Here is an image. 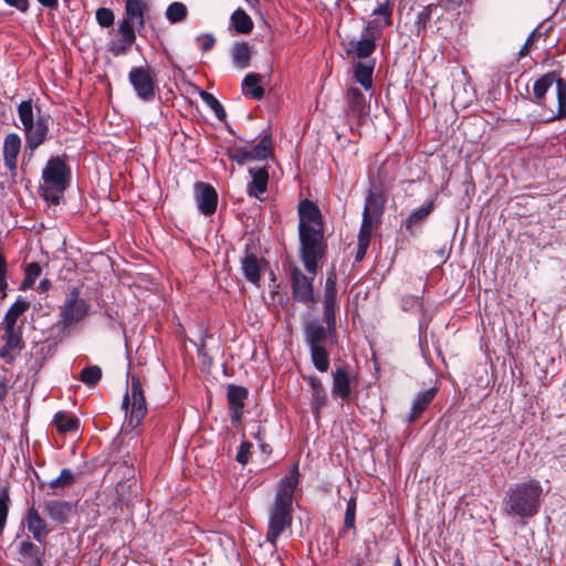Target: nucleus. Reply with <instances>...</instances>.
<instances>
[{"label":"nucleus","instance_id":"63","mask_svg":"<svg viewBox=\"0 0 566 566\" xmlns=\"http://www.w3.org/2000/svg\"><path fill=\"white\" fill-rule=\"evenodd\" d=\"M41 286L46 287V282H41Z\"/></svg>","mask_w":566,"mask_h":566},{"label":"nucleus","instance_id":"4","mask_svg":"<svg viewBox=\"0 0 566 566\" xmlns=\"http://www.w3.org/2000/svg\"><path fill=\"white\" fill-rule=\"evenodd\" d=\"M149 10V0H126L125 17L118 23L119 39L111 43L109 50L119 55L125 53L136 40V31L145 27V18Z\"/></svg>","mask_w":566,"mask_h":566},{"label":"nucleus","instance_id":"17","mask_svg":"<svg viewBox=\"0 0 566 566\" xmlns=\"http://www.w3.org/2000/svg\"><path fill=\"white\" fill-rule=\"evenodd\" d=\"M332 392L343 401H348L352 392V377L346 369L338 367L333 373Z\"/></svg>","mask_w":566,"mask_h":566},{"label":"nucleus","instance_id":"33","mask_svg":"<svg viewBox=\"0 0 566 566\" xmlns=\"http://www.w3.org/2000/svg\"><path fill=\"white\" fill-rule=\"evenodd\" d=\"M231 24L241 34H248L253 29V21L243 9H237L231 14Z\"/></svg>","mask_w":566,"mask_h":566},{"label":"nucleus","instance_id":"55","mask_svg":"<svg viewBox=\"0 0 566 566\" xmlns=\"http://www.w3.org/2000/svg\"><path fill=\"white\" fill-rule=\"evenodd\" d=\"M368 244L358 243L357 245V253H356V261H361L366 254V251L368 249Z\"/></svg>","mask_w":566,"mask_h":566},{"label":"nucleus","instance_id":"60","mask_svg":"<svg viewBox=\"0 0 566 566\" xmlns=\"http://www.w3.org/2000/svg\"><path fill=\"white\" fill-rule=\"evenodd\" d=\"M254 438H256V439H259V440L261 439V437H260V431H258V432L254 434Z\"/></svg>","mask_w":566,"mask_h":566},{"label":"nucleus","instance_id":"21","mask_svg":"<svg viewBox=\"0 0 566 566\" xmlns=\"http://www.w3.org/2000/svg\"><path fill=\"white\" fill-rule=\"evenodd\" d=\"M305 379L312 388V411L314 415L318 416L321 410L326 407L327 395L324 390L322 381L317 377L310 376Z\"/></svg>","mask_w":566,"mask_h":566},{"label":"nucleus","instance_id":"9","mask_svg":"<svg viewBox=\"0 0 566 566\" xmlns=\"http://www.w3.org/2000/svg\"><path fill=\"white\" fill-rule=\"evenodd\" d=\"M88 313V304L85 300L78 297L76 289L71 290L62 307L60 324L64 329L76 327Z\"/></svg>","mask_w":566,"mask_h":566},{"label":"nucleus","instance_id":"47","mask_svg":"<svg viewBox=\"0 0 566 566\" xmlns=\"http://www.w3.org/2000/svg\"><path fill=\"white\" fill-rule=\"evenodd\" d=\"M9 501V494L7 493V491H2L0 493V533H2L7 522Z\"/></svg>","mask_w":566,"mask_h":566},{"label":"nucleus","instance_id":"54","mask_svg":"<svg viewBox=\"0 0 566 566\" xmlns=\"http://www.w3.org/2000/svg\"><path fill=\"white\" fill-rule=\"evenodd\" d=\"M115 469L116 470H122V469L124 470L123 471V479L134 475L133 467L128 465L126 462H123L122 464L116 465Z\"/></svg>","mask_w":566,"mask_h":566},{"label":"nucleus","instance_id":"52","mask_svg":"<svg viewBox=\"0 0 566 566\" xmlns=\"http://www.w3.org/2000/svg\"><path fill=\"white\" fill-rule=\"evenodd\" d=\"M311 357H312L314 366L319 371H326L328 369V366H329L328 356H311Z\"/></svg>","mask_w":566,"mask_h":566},{"label":"nucleus","instance_id":"62","mask_svg":"<svg viewBox=\"0 0 566 566\" xmlns=\"http://www.w3.org/2000/svg\"><path fill=\"white\" fill-rule=\"evenodd\" d=\"M41 286L46 287V282H41Z\"/></svg>","mask_w":566,"mask_h":566},{"label":"nucleus","instance_id":"24","mask_svg":"<svg viewBox=\"0 0 566 566\" xmlns=\"http://www.w3.org/2000/svg\"><path fill=\"white\" fill-rule=\"evenodd\" d=\"M384 199L378 192H369L366 198L363 218L371 219L378 222L380 214L382 213Z\"/></svg>","mask_w":566,"mask_h":566},{"label":"nucleus","instance_id":"19","mask_svg":"<svg viewBox=\"0 0 566 566\" xmlns=\"http://www.w3.org/2000/svg\"><path fill=\"white\" fill-rule=\"evenodd\" d=\"M21 148V138L18 134L11 133L6 136L3 143V160L4 166L10 170L17 169V157Z\"/></svg>","mask_w":566,"mask_h":566},{"label":"nucleus","instance_id":"6","mask_svg":"<svg viewBox=\"0 0 566 566\" xmlns=\"http://www.w3.org/2000/svg\"><path fill=\"white\" fill-rule=\"evenodd\" d=\"M127 379L129 381V390L123 399V408L125 409L127 423L130 427H137L147 413V406L142 388V371L138 366L142 365V356H136L137 366L130 356H127Z\"/></svg>","mask_w":566,"mask_h":566},{"label":"nucleus","instance_id":"26","mask_svg":"<svg viewBox=\"0 0 566 566\" xmlns=\"http://www.w3.org/2000/svg\"><path fill=\"white\" fill-rule=\"evenodd\" d=\"M437 389L430 388L417 396L412 403L411 412L409 415L408 421H415L423 410L429 406V403L433 400L436 396Z\"/></svg>","mask_w":566,"mask_h":566},{"label":"nucleus","instance_id":"61","mask_svg":"<svg viewBox=\"0 0 566 566\" xmlns=\"http://www.w3.org/2000/svg\"><path fill=\"white\" fill-rule=\"evenodd\" d=\"M261 448H262V450L265 452V451H266V449H268V446H266V444H261Z\"/></svg>","mask_w":566,"mask_h":566},{"label":"nucleus","instance_id":"43","mask_svg":"<svg viewBox=\"0 0 566 566\" xmlns=\"http://www.w3.org/2000/svg\"><path fill=\"white\" fill-rule=\"evenodd\" d=\"M392 3L387 0L386 2L379 4L373 12L374 15L381 17L384 19V27L389 25L391 23V14H392Z\"/></svg>","mask_w":566,"mask_h":566},{"label":"nucleus","instance_id":"7","mask_svg":"<svg viewBox=\"0 0 566 566\" xmlns=\"http://www.w3.org/2000/svg\"><path fill=\"white\" fill-rule=\"evenodd\" d=\"M70 180V170L65 163L59 158H51L42 171L40 191L46 201L59 203Z\"/></svg>","mask_w":566,"mask_h":566},{"label":"nucleus","instance_id":"13","mask_svg":"<svg viewBox=\"0 0 566 566\" xmlns=\"http://www.w3.org/2000/svg\"><path fill=\"white\" fill-rule=\"evenodd\" d=\"M336 274L329 272L325 283L324 295V318L327 324L328 332L335 328V306H336Z\"/></svg>","mask_w":566,"mask_h":566},{"label":"nucleus","instance_id":"40","mask_svg":"<svg viewBox=\"0 0 566 566\" xmlns=\"http://www.w3.org/2000/svg\"><path fill=\"white\" fill-rule=\"evenodd\" d=\"M200 97L213 111L218 119L223 120L226 118V111L223 106L212 94L201 91Z\"/></svg>","mask_w":566,"mask_h":566},{"label":"nucleus","instance_id":"5","mask_svg":"<svg viewBox=\"0 0 566 566\" xmlns=\"http://www.w3.org/2000/svg\"><path fill=\"white\" fill-rule=\"evenodd\" d=\"M18 115L25 135V149L30 150L32 156L33 151L46 140L51 118L38 106H33L31 101L19 104Z\"/></svg>","mask_w":566,"mask_h":566},{"label":"nucleus","instance_id":"41","mask_svg":"<svg viewBox=\"0 0 566 566\" xmlns=\"http://www.w3.org/2000/svg\"><path fill=\"white\" fill-rule=\"evenodd\" d=\"M377 222L371 219L363 218L361 227L358 234V243L368 244L370 243L371 232L376 227Z\"/></svg>","mask_w":566,"mask_h":566},{"label":"nucleus","instance_id":"37","mask_svg":"<svg viewBox=\"0 0 566 566\" xmlns=\"http://www.w3.org/2000/svg\"><path fill=\"white\" fill-rule=\"evenodd\" d=\"M188 10L182 2H172L166 10V18L170 23L182 21L187 17Z\"/></svg>","mask_w":566,"mask_h":566},{"label":"nucleus","instance_id":"28","mask_svg":"<svg viewBox=\"0 0 566 566\" xmlns=\"http://www.w3.org/2000/svg\"><path fill=\"white\" fill-rule=\"evenodd\" d=\"M53 422L61 433L77 432L80 429L78 418L63 411L55 413Z\"/></svg>","mask_w":566,"mask_h":566},{"label":"nucleus","instance_id":"14","mask_svg":"<svg viewBox=\"0 0 566 566\" xmlns=\"http://www.w3.org/2000/svg\"><path fill=\"white\" fill-rule=\"evenodd\" d=\"M196 201L198 209L203 214H211L216 211L218 196L212 186L198 182L196 185Z\"/></svg>","mask_w":566,"mask_h":566},{"label":"nucleus","instance_id":"45","mask_svg":"<svg viewBox=\"0 0 566 566\" xmlns=\"http://www.w3.org/2000/svg\"><path fill=\"white\" fill-rule=\"evenodd\" d=\"M355 516H356V499L352 496L347 501L346 505V512H345V518L344 524L346 528H354L355 527Z\"/></svg>","mask_w":566,"mask_h":566},{"label":"nucleus","instance_id":"49","mask_svg":"<svg viewBox=\"0 0 566 566\" xmlns=\"http://www.w3.org/2000/svg\"><path fill=\"white\" fill-rule=\"evenodd\" d=\"M251 447H252V443H250L248 441H243L240 444L239 451L237 453V461L239 463H241L242 465L247 464L249 461V454H250Z\"/></svg>","mask_w":566,"mask_h":566},{"label":"nucleus","instance_id":"25","mask_svg":"<svg viewBox=\"0 0 566 566\" xmlns=\"http://www.w3.org/2000/svg\"><path fill=\"white\" fill-rule=\"evenodd\" d=\"M44 510L53 521L64 522L71 512V505L64 501L51 500L45 502Z\"/></svg>","mask_w":566,"mask_h":566},{"label":"nucleus","instance_id":"57","mask_svg":"<svg viewBox=\"0 0 566 566\" xmlns=\"http://www.w3.org/2000/svg\"><path fill=\"white\" fill-rule=\"evenodd\" d=\"M249 6L254 7L258 3V0H245Z\"/></svg>","mask_w":566,"mask_h":566},{"label":"nucleus","instance_id":"32","mask_svg":"<svg viewBox=\"0 0 566 566\" xmlns=\"http://www.w3.org/2000/svg\"><path fill=\"white\" fill-rule=\"evenodd\" d=\"M21 329L22 326H4L2 338L8 350H21L23 348Z\"/></svg>","mask_w":566,"mask_h":566},{"label":"nucleus","instance_id":"11","mask_svg":"<svg viewBox=\"0 0 566 566\" xmlns=\"http://www.w3.org/2000/svg\"><path fill=\"white\" fill-rule=\"evenodd\" d=\"M311 274V272H308ZM315 273H312V276L308 277L302 273V271L297 268H294L291 272L292 279V287L294 297L303 303H312L314 301L313 294V276Z\"/></svg>","mask_w":566,"mask_h":566},{"label":"nucleus","instance_id":"3","mask_svg":"<svg viewBox=\"0 0 566 566\" xmlns=\"http://www.w3.org/2000/svg\"><path fill=\"white\" fill-rule=\"evenodd\" d=\"M543 496V488L535 479L514 483L506 491L504 511L511 517L531 518L538 513Z\"/></svg>","mask_w":566,"mask_h":566},{"label":"nucleus","instance_id":"20","mask_svg":"<svg viewBox=\"0 0 566 566\" xmlns=\"http://www.w3.org/2000/svg\"><path fill=\"white\" fill-rule=\"evenodd\" d=\"M249 174L252 177L251 182L248 185V193L252 197L259 198L260 195L266 191L269 174L264 167L249 168Z\"/></svg>","mask_w":566,"mask_h":566},{"label":"nucleus","instance_id":"18","mask_svg":"<svg viewBox=\"0 0 566 566\" xmlns=\"http://www.w3.org/2000/svg\"><path fill=\"white\" fill-rule=\"evenodd\" d=\"M369 106L366 103L364 94L356 87L347 92V112L350 116L361 119L368 114Z\"/></svg>","mask_w":566,"mask_h":566},{"label":"nucleus","instance_id":"39","mask_svg":"<svg viewBox=\"0 0 566 566\" xmlns=\"http://www.w3.org/2000/svg\"><path fill=\"white\" fill-rule=\"evenodd\" d=\"M438 7L434 4H429L423 7L418 13L417 19L415 21L418 33H420L423 29H426L428 22L431 20L432 14L437 11Z\"/></svg>","mask_w":566,"mask_h":566},{"label":"nucleus","instance_id":"38","mask_svg":"<svg viewBox=\"0 0 566 566\" xmlns=\"http://www.w3.org/2000/svg\"><path fill=\"white\" fill-rule=\"evenodd\" d=\"M102 377V370L98 366H87L85 367L80 375V380L87 386H95Z\"/></svg>","mask_w":566,"mask_h":566},{"label":"nucleus","instance_id":"16","mask_svg":"<svg viewBox=\"0 0 566 566\" xmlns=\"http://www.w3.org/2000/svg\"><path fill=\"white\" fill-rule=\"evenodd\" d=\"M44 549L29 541H23L19 545V562L24 566H42Z\"/></svg>","mask_w":566,"mask_h":566},{"label":"nucleus","instance_id":"31","mask_svg":"<svg viewBox=\"0 0 566 566\" xmlns=\"http://www.w3.org/2000/svg\"><path fill=\"white\" fill-rule=\"evenodd\" d=\"M433 209V202L429 201L421 207L415 209L409 217L405 220L406 229L411 232L416 227L421 224L424 219L429 216V213Z\"/></svg>","mask_w":566,"mask_h":566},{"label":"nucleus","instance_id":"15","mask_svg":"<svg viewBox=\"0 0 566 566\" xmlns=\"http://www.w3.org/2000/svg\"><path fill=\"white\" fill-rule=\"evenodd\" d=\"M227 397L232 422H240L244 401L248 398V389L242 386L229 385Z\"/></svg>","mask_w":566,"mask_h":566},{"label":"nucleus","instance_id":"8","mask_svg":"<svg viewBox=\"0 0 566 566\" xmlns=\"http://www.w3.org/2000/svg\"><path fill=\"white\" fill-rule=\"evenodd\" d=\"M555 85L557 111L553 118H566V82L555 73H546L533 86V94L538 104H542L546 92Z\"/></svg>","mask_w":566,"mask_h":566},{"label":"nucleus","instance_id":"48","mask_svg":"<svg viewBox=\"0 0 566 566\" xmlns=\"http://www.w3.org/2000/svg\"><path fill=\"white\" fill-rule=\"evenodd\" d=\"M249 156H250V154H249V148L248 147L235 148L230 154L231 160L237 161L240 165H242L244 163H248V161H251Z\"/></svg>","mask_w":566,"mask_h":566},{"label":"nucleus","instance_id":"29","mask_svg":"<svg viewBox=\"0 0 566 566\" xmlns=\"http://www.w3.org/2000/svg\"><path fill=\"white\" fill-rule=\"evenodd\" d=\"M29 308V303L22 298L17 302L8 310L4 317V326H23L21 315Z\"/></svg>","mask_w":566,"mask_h":566},{"label":"nucleus","instance_id":"10","mask_svg":"<svg viewBox=\"0 0 566 566\" xmlns=\"http://www.w3.org/2000/svg\"><path fill=\"white\" fill-rule=\"evenodd\" d=\"M128 80L137 96L145 101H153L155 97V82L149 71L145 67H134L128 74Z\"/></svg>","mask_w":566,"mask_h":566},{"label":"nucleus","instance_id":"59","mask_svg":"<svg viewBox=\"0 0 566 566\" xmlns=\"http://www.w3.org/2000/svg\"><path fill=\"white\" fill-rule=\"evenodd\" d=\"M7 357H8V363H12L13 361V358H14L13 355H10V356H7Z\"/></svg>","mask_w":566,"mask_h":566},{"label":"nucleus","instance_id":"58","mask_svg":"<svg viewBox=\"0 0 566 566\" xmlns=\"http://www.w3.org/2000/svg\"><path fill=\"white\" fill-rule=\"evenodd\" d=\"M394 566H402L399 558H396Z\"/></svg>","mask_w":566,"mask_h":566},{"label":"nucleus","instance_id":"23","mask_svg":"<svg viewBox=\"0 0 566 566\" xmlns=\"http://www.w3.org/2000/svg\"><path fill=\"white\" fill-rule=\"evenodd\" d=\"M27 525L29 532L32 533L33 537L39 542H41L49 533L44 520L41 518L38 511L33 507L28 511Z\"/></svg>","mask_w":566,"mask_h":566},{"label":"nucleus","instance_id":"30","mask_svg":"<svg viewBox=\"0 0 566 566\" xmlns=\"http://www.w3.org/2000/svg\"><path fill=\"white\" fill-rule=\"evenodd\" d=\"M261 76L255 73H249L245 75L242 82V88L245 95L260 99L264 95V90L260 85Z\"/></svg>","mask_w":566,"mask_h":566},{"label":"nucleus","instance_id":"51","mask_svg":"<svg viewBox=\"0 0 566 566\" xmlns=\"http://www.w3.org/2000/svg\"><path fill=\"white\" fill-rule=\"evenodd\" d=\"M7 273V262L2 253L0 252V293L4 294V291L8 286L6 281Z\"/></svg>","mask_w":566,"mask_h":566},{"label":"nucleus","instance_id":"46","mask_svg":"<svg viewBox=\"0 0 566 566\" xmlns=\"http://www.w3.org/2000/svg\"><path fill=\"white\" fill-rule=\"evenodd\" d=\"M114 13L111 9L99 8L96 11V21L101 27L107 28L114 23Z\"/></svg>","mask_w":566,"mask_h":566},{"label":"nucleus","instance_id":"44","mask_svg":"<svg viewBox=\"0 0 566 566\" xmlns=\"http://www.w3.org/2000/svg\"><path fill=\"white\" fill-rule=\"evenodd\" d=\"M74 480V474L70 469H63L60 475L50 482L51 488H63L70 485Z\"/></svg>","mask_w":566,"mask_h":566},{"label":"nucleus","instance_id":"22","mask_svg":"<svg viewBox=\"0 0 566 566\" xmlns=\"http://www.w3.org/2000/svg\"><path fill=\"white\" fill-rule=\"evenodd\" d=\"M376 49V42L373 38H363L360 40H350L347 43L346 52L348 55L358 59L369 56Z\"/></svg>","mask_w":566,"mask_h":566},{"label":"nucleus","instance_id":"2","mask_svg":"<svg viewBox=\"0 0 566 566\" xmlns=\"http://www.w3.org/2000/svg\"><path fill=\"white\" fill-rule=\"evenodd\" d=\"M298 475L297 465H294L290 473L280 481L270 507L266 541L274 548L277 538L292 525L293 495L298 484Z\"/></svg>","mask_w":566,"mask_h":566},{"label":"nucleus","instance_id":"50","mask_svg":"<svg viewBox=\"0 0 566 566\" xmlns=\"http://www.w3.org/2000/svg\"><path fill=\"white\" fill-rule=\"evenodd\" d=\"M197 42L199 43L201 50L207 52L212 49L216 40L212 34H201L197 36Z\"/></svg>","mask_w":566,"mask_h":566},{"label":"nucleus","instance_id":"1","mask_svg":"<svg viewBox=\"0 0 566 566\" xmlns=\"http://www.w3.org/2000/svg\"><path fill=\"white\" fill-rule=\"evenodd\" d=\"M298 234L301 258L307 272L316 273L317 261L323 256V227L318 208L310 200L298 205Z\"/></svg>","mask_w":566,"mask_h":566},{"label":"nucleus","instance_id":"35","mask_svg":"<svg viewBox=\"0 0 566 566\" xmlns=\"http://www.w3.org/2000/svg\"><path fill=\"white\" fill-rule=\"evenodd\" d=\"M243 274L248 281L256 284L260 280V265L256 256L250 254L242 260Z\"/></svg>","mask_w":566,"mask_h":566},{"label":"nucleus","instance_id":"56","mask_svg":"<svg viewBox=\"0 0 566 566\" xmlns=\"http://www.w3.org/2000/svg\"><path fill=\"white\" fill-rule=\"evenodd\" d=\"M42 6L54 9L57 6V0H38Z\"/></svg>","mask_w":566,"mask_h":566},{"label":"nucleus","instance_id":"36","mask_svg":"<svg viewBox=\"0 0 566 566\" xmlns=\"http://www.w3.org/2000/svg\"><path fill=\"white\" fill-rule=\"evenodd\" d=\"M232 59L235 65L245 69L250 63V48L245 42H239L233 45Z\"/></svg>","mask_w":566,"mask_h":566},{"label":"nucleus","instance_id":"27","mask_svg":"<svg viewBox=\"0 0 566 566\" xmlns=\"http://www.w3.org/2000/svg\"><path fill=\"white\" fill-rule=\"evenodd\" d=\"M373 71L374 63L370 62H357L354 65L355 80L367 91L373 87Z\"/></svg>","mask_w":566,"mask_h":566},{"label":"nucleus","instance_id":"53","mask_svg":"<svg viewBox=\"0 0 566 566\" xmlns=\"http://www.w3.org/2000/svg\"><path fill=\"white\" fill-rule=\"evenodd\" d=\"M4 2L20 12H27L29 8V0H4Z\"/></svg>","mask_w":566,"mask_h":566},{"label":"nucleus","instance_id":"34","mask_svg":"<svg viewBox=\"0 0 566 566\" xmlns=\"http://www.w3.org/2000/svg\"><path fill=\"white\" fill-rule=\"evenodd\" d=\"M272 140L269 135H265L258 145L249 149L250 160H264L272 156Z\"/></svg>","mask_w":566,"mask_h":566},{"label":"nucleus","instance_id":"12","mask_svg":"<svg viewBox=\"0 0 566 566\" xmlns=\"http://www.w3.org/2000/svg\"><path fill=\"white\" fill-rule=\"evenodd\" d=\"M305 338L311 347V354H326L328 333L316 322H308L305 324Z\"/></svg>","mask_w":566,"mask_h":566},{"label":"nucleus","instance_id":"42","mask_svg":"<svg viewBox=\"0 0 566 566\" xmlns=\"http://www.w3.org/2000/svg\"><path fill=\"white\" fill-rule=\"evenodd\" d=\"M41 274V266L39 263L36 262H32L30 264H28L27 269H25V279L22 283V287L23 289H28V287H31L35 280L40 276Z\"/></svg>","mask_w":566,"mask_h":566}]
</instances>
